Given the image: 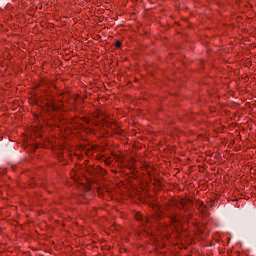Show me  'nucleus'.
<instances>
[{
    "instance_id": "f03ea898",
    "label": "nucleus",
    "mask_w": 256,
    "mask_h": 256,
    "mask_svg": "<svg viewBox=\"0 0 256 256\" xmlns=\"http://www.w3.org/2000/svg\"><path fill=\"white\" fill-rule=\"evenodd\" d=\"M115 45H116L117 49H119V47H121V41H117V42L115 43Z\"/></svg>"
},
{
    "instance_id": "f257e3e1",
    "label": "nucleus",
    "mask_w": 256,
    "mask_h": 256,
    "mask_svg": "<svg viewBox=\"0 0 256 256\" xmlns=\"http://www.w3.org/2000/svg\"><path fill=\"white\" fill-rule=\"evenodd\" d=\"M192 205L193 203L191 202V200H182L180 202V209H182L183 211H185V213H187V211H191Z\"/></svg>"
},
{
    "instance_id": "39448f33",
    "label": "nucleus",
    "mask_w": 256,
    "mask_h": 256,
    "mask_svg": "<svg viewBox=\"0 0 256 256\" xmlns=\"http://www.w3.org/2000/svg\"><path fill=\"white\" fill-rule=\"evenodd\" d=\"M189 217H191V214H189Z\"/></svg>"
},
{
    "instance_id": "7ed1b4c3",
    "label": "nucleus",
    "mask_w": 256,
    "mask_h": 256,
    "mask_svg": "<svg viewBox=\"0 0 256 256\" xmlns=\"http://www.w3.org/2000/svg\"><path fill=\"white\" fill-rule=\"evenodd\" d=\"M201 207L202 209H207V206H205V204L201 203Z\"/></svg>"
},
{
    "instance_id": "20e7f679",
    "label": "nucleus",
    "mask_w": 256,
    "mask_h": 256,
    "mask_svg": "<svg viewBox=\"0 0 256 256\" xmlns=\"http://www.w3.org/2000/svg\"><path fill=\"white\" fill-rule=\"evenodd\" d=\"M86 122L89 123V120H87Z\"/></svg>"
}]
</instances>
